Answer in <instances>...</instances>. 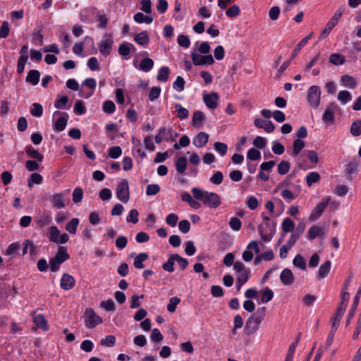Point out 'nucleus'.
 Here are the masks:
<instances>
[{"label": "nucleus", "instance_id": "nucleus-51", "mask_svg": "<svg viewBox=\"0 0 361 361\" xmlns=\"http://www.w3.org/2000/svg\"><path fill=\"white\" fill-rule=\"evenodd\" d=\"M214 148L216 152H218L220 154V155L221 157L225 156L227 153L228 147L224 142H214Z\"/></svg>", "mask_w": 361, "mask_h": 361}, {"label": "nucleus", "instance_id": "nucleus-60", "mask_svg": "<svg viewBox=\"0 0 361 361\" xmlns=\"http://www.w3.org/2000/svg\"><path fill=\"white\" fill-rule=\"evenodd\" d=\"M139 212L137 209H133L130 211L128 215L126 217L127 222H132L133 224H137L138 222Z\"/></svg>", "mask_w": 361, "mask_h": 361}, {"label": "nucleus", "instance_id": "nucleus-25", "mask_svg": "<svg viewBox=\"0 0 361 361\" xmlns=\"http://www.w3.org/2000/svg\"><path fill=\"white\" fill-rule=\"evenodd\" d=\"M331 262L328 260L319 267L317 271V278L319 279H324L329 275L331 269Z\"/></svg>", "mask_w": 361, "mask_h": 361}, {"label": "nucleus", "instance_id": "nucleus-58", "mask_svg": "<svg viewBox=\"0 0 361 361\" xmlns=\"http://www.w3.org/2000/svg\"><path fill=\"white\" fill-rule=\"evenodd\" d=\"M116 343V338L114 336L109 335L106 336L101 340V345H104L106 347H112Z\"/></svg>", "mask_w": 361, "mask_h": 361}, {"label": "nucleus", "instance_id": "nucleus-10", "mask_svg": "<svg viewBox=\"0 0 361 361\" xmlns=\"http://www.w3.org/2000/svg\"><path fill=\"white\" fill-rule=\"evenodd\" d=\"M192 63L195 66L212 65L214 63V60L211 54L206 56H201L195 51L191 54Z\"/></svg>", "mask_w": 361, "mask_h": 361}, {"label": "nucleus", "instance_id": "nucleus-35", "mask_svg": "<svg viewBox=\"0 0 361 361\" xmlns=\"http://www.w3.org/2000/svg\"><path fill=\"white\" fill-rule=\"evenodd\" d=\"M135 22L137 23L151 24L153 22V18L148 16H145L142 13L138 12L133 16Z\"/></svg>", "mask_w": 361, "mask_h": 361}, {"label": "nucleus", "instance_id": "nucleus-3", "mask_svg": "<svg viewBox=\"0 0 361 361\" xmlns=\"http://www.w3.org/2000/svg\"><path fill=\"white\" fill-rule=\"evenodd\" d=\"M85 326L88 329H94L103 322L102 319L98 316L92 308L88 307L85 312Z\"/></svg>", "mask_w": 361, "mask_h": 361}, {"label": "nucleus", "instance_id": "nucleus-33", "mask_svg": "<svg viewBox=\"0 0 361 361\" xmlns=\"http://www.w3.org/2000/svg\"><path fill=\"white\" fill-rule=\"evenodd\" d=\"M132 49L135 51V48L132 44L123 42L118 47V53L123 56H128Z\"/></svg>", "mask_w": 361, "mask_h": 361}, {"label": "nucleus", "instance_id": "nucleus-53", "mask_svg": "<svg viewBox=\"0 0 361 361\" xmlns=\"http://www.w3.org/2000/svg\"><path fill=\"white\" fill-rule=\"evenodd\" d=\"M320 176L317 172H311L306 177L307 185L311 186L313 183H317Z\"/></svg>", "mask_w": 361, "mask_h": 361}, {"label": "nucleus", "instance_id": "nucleus-43", "mask_svg": "<svg viewBox=\"0 0 361 361\" xmlns=\"http://www.w3.org/2000/svg\"><path fill=\"white\" fill-rule=\"evenodd\" d=\"M176 262L175 260V255H171L167 260V262L162 264V269L164 271H169V272H173L174 271V263Z\"/></svg>", "mask_w": 361, "mask_h": 361}, {"label": "nucleus", "instance_id": "nucleus-42", "mask_svg": "<svg viewBox=\"0 0 361 361\" xmlns=\"http://www.w3.org/2000/svg\"><path fill=\"white\" fill-rule=\"evenodd\" d=\"M25 152L29 157L36 159L39 162L43 160L44 156L37 150L33 149L32 147H27L25 149Z\"/></svg>", "mask_w": 361, "mask_h": 361}, {"label": "nucleus", "instance_id": "nucleus-50", "mask_svg": "<svg viewBox=\"0 0 361 361\" xmlns=\"http://www.w3.org/2000/svg\"><path fill=\"white\" fill-rule=\"evenodd\" d=\"M43 113V107L39 103H33L30 109V114L35 117H40Z\"/></svg>", "mask_w": 361, "mask_h": 361}, {"label": "nucleus", "instance_id": "nucleus-39", "mask_svg": "<svg viewBox=\"0 0 361 361\" xmlns=\"http://www.w3.org/2000/svg\"><path fill=\"white\" fill-rule=\"evenodd\" d=\"M281 227L284 233H289L294 230L295 223L290 218H285L282 222Z\"/></svg>", "mask_w": 361, "mask_h": 361}, {"label": "nucleus", "instance_id": "nucleus-36", "mask_svg": "<svg viewBox=\"0 0 361 361\" xmlns=\"http://www.w3.org/2000/svg\"><path fill=\"white\" fill-rule=\"evenodd\" d=\"M153 66L154 61L152 59L150 58H145L140 61L139 68L144 72H149L152 70Z\"/></svg>", "mask_w": 361, "mask_h": 361}, {"label": "nucleus", "instance_id": "nucleus-15", "mask_svg": "<svg viewBox=\"0 0 361 361\" xmlns=\"http://www.w3.org/2000/svg\"><path fill=\"white\" fill-rule=\"evenodd\" d=\"M280 280L283 285L290 286L294 283L295 276L293 271L288 269H284L280 274Z\"/></svg>", "mask_w": 361, "mask_h": 361}, {"label": "nucleus", "instance_id": "nucleus-34", "mask_svg": "<svg viewBox=\"0 0 361 361\" xmlns=\"http://www.w3.org/2000/svg\"><path fill=\"white\" fill-rule=\"evenodd\" d=\"M149 256L147 253H140L134 259L133 265L136 269H143L145 267L143 262L148 259Z\"/></svg>", "mask_w": 361, "mask_h": 361}, {"label": "nucleus", "instance_id": "nucleus-55", "mask_svg": "<svg viewBox=\"0 0 361 361\" xmlns=\"http://www.w3.org/2000/svg\"><path fill=\"white\" fill-rule=\"evenodd\" d=\"M302 233V231H295V233H293L290 235V237L289 240H288L287 244H286V245L288 246V247H290L291 249L292 247L295 244V243L300 238Z\"/></svg>", "mask_w": 361, "mask_h": 361}, {"label": "nucleus", "instance_id": "nucleus-41", "mask_svg": "<svg viewBox=\"0 0 361 361\" xmlns=\"http://www.w3.org/2000/svg\"><path fill=\"white\" fill-rule=\"evenodd\" d=\"M304 147H305L304 141H302L300 139L295 140L293 143L292 155L294 157L297 156L301 152V150L303 149Z\"/></svg>", "mask_w": 361, "mask_h": 361}, {"label": "nucleus", "instance_id": "nucleus-48", "mask_svg": "<svg viewBox=\"0 0 361 361\" xmlns=\"http://www.w3.org/2000/svg\"><path fill=\"white\" fill-rule=\"evenodd\" d=\"M350 133L355 137H357L361 135L360 120H356L352 123L350 127Z\"/></svg>", "mask_w": 361, "mask_h": 361}, {"label": "nucleus", "instance_id": "nucleus-44", "mask_svg": "<svg viewBox=\"0 0 361 361\" xmlns=\"http://www.w3.org/2000/svg\"><path fill=\"white\" fill-rule=\"evenodd\" d=\"M345 57L341 54H332L330 56L329 62L334 65L338 66L345 63Z\"/></svg>", "mask_w": 361, "mask_h": 361}, {"label": "nucleus", "instance_id": "nucleus-17", "mask_svg": "<svg viewBox=\"0 0 361 361\" xmlns=\"http://www.w3.org/2000/svg\"><path fill=\"white\" fill-rule=\"evenodd\" d=\"M64 197L65 195L62 192L55 193L49 198V202L54 208L62 209L66 207Z\"/></svg>", "mask_w": 361, "mask_h": 361}, {"label": "nucleus", "instance_id": "nucleus-38", "mask_svg": "<svg viewBox=\"0 0 361 361\" xmlns=\"http://www.w3.org/2000/svg\"><path fill=\"white\" fill-rule=\"evenodd\" d=\"M177 111V117L180 120L185 119L189 116V111L181 106L180 104H176L174 106Z\"/></svg>", "mask_w": 361, "mask_h": 361}, {"label": "nucleus", "instance_id": "nucleus-29", "mask_svg": "<svg viewBox=\"0 0 361 361\" xmlns=\"http://www.w3.org/2000/svg\"><path fill=\"white\" fill-rule=\"evenodd\" d=\"M313 32L304 37L295 47L292 52L291 59H294L300 52V49L308 42V41L312 37Z\"/></svg>", "mask_w": 361, "mask_h": 361}, {"label": "nucleus", "instance_id": "nucleus-5", "mask_svg": "<svg viewBox=\"0 0 361 361\" xmlns=\"http://www.w3.org/2000/svg\"><path fill=\"white\" fill-rule=\"evenodd\" d=\"M263 319L262 315L253 314L246 322L245 331L247 335L255 333L259 327Z\"/></svg>", "mask_w": 361, "mask_h": 361}, {"label": "nucleus", "instance_id": "nucleus-18", "mask_svg": "<svg viewBox=\"0 0 361 361\" xmlns=\"http://www.w3.org/2000/svg\"><path fill=\"white\" fill-rule=\"evenodd\" d=\"M338 106L335 103H331L325 109L322 119L324 122L333 123L334 121V113Z\"/></svg>", "mask_w": 361, "mask_h": 361}, {"label": "nucleus", "instance_id": "nucleus-27", "mask_svg": "<svg viewBox=\"0 0 361 361\" xmlns=\"http://www.w3.org/2000/svg\"><path fill=\"white\" fill-rule=\"evenodd\" d=\"M39 78L40 73L39 71L31 70L28 72L25 80L27 82H29L32 85H36L39 83Z\"/></svg>", "mask_w": 361, "mask_h": 361}, {"label": "nucleus", "instance_id": "nucleus-54", "mask_svg": "<svg viewBox=\"0 0 361 361\" xmlns=\"http://www.w3.org/2000/svg\"><path fill=\"white\" fill-rule=\"evenodd\" d=\"M352 99L351 94L348 91L342 90L338 94V99L343 104L350 102Z\"/></svg>", "mask_w": 361, "mask_h": 361}, {"label": "nucleus", "instance_id": "nucleus-4", "mask_svg": "<svg viewBox=\"0 0 361 361\" xmlns=\"http://www.w3.org/2000/svg\"><path fill=\"white\" fill-rule=\"evenodd\" d=\"M307 99L310 105L317 109L320 104L321 90L317 85H312L308 88Z\"/></svg>", "mask_w": 361, "mask_h": 361}, {"label": "nucleus", "instance_id": "nucleus-24", "mask_svg": "<svg viewBox=\"0 0 361 361\" xmlns=\"http://www.w3.org/2000/svg\"><path fill=\"white\" fill-rule=\"evenodd\" d=\"M209 140V135L204 132L199 133L193 139V145L198 147L202 148L206 145Z\"/></svg>", "mask_w": 361, "mask_h": 361}, {"label": "nucleus", "instance_id": "nucleus-20", "mask_svg": "<svg viewBox=\"0 0 361 361\" xmlns=\"http://www.w3.org/2000/svg\"><path fill=\"white\" fill-rule=\"evenodd\" d=\"M361 296V286L359 288L356 295L355 296L353 299V303L352 305V307L348 314L347 319H346V325L348 326L352 319V318L354 317L355 312L357 308L360 298Z\"/></svg>", "mask_w": 361, "mask_h": 361}, {"label": "nucleus", "instance_id": "nucleus-26", "mask_svg": "<svg viewBox=\"0 0 361 361\" xmlns=\"http://www.w3.org/2000/svg\"><path fill=\"white\" fill-rule=\"evenodd\" d=\"M134 41L141 46H147L149 43V37L147 31H142L134 37Z\"/></svg>", "mask_w": 361, "mask_h": 361}, {"label": "nucleus", "instance_id": "nucleus-40", "mask_svg": "<svg viewBox=\"0 0 361 361\" xmlns=\"http://www.w3.org/2000/svg\"><path fill=\"white\" fill-rule=\"evenodd\" d=\"M42 180L43 178L39 173H33L28 179L27 186L31 188L34 184L39 185L42 182Z\"/></svg>", "mask_w": 361, "mask_h": 361}, {"label": "nucleus", "instance_id": "nucleus-7", "mask_svg": "<svg viewBox=\"0 0 361 361\" xmlns=\"http://www.w3.org/2000/svg\"><path fill=\"white\" fill-rule=\"evenodd\" d=\"M331 200V197L327 196L322 200L320 202H319L315 207L312 209L310 216L309 220L310 221H314L319 219L322 213L324 212V209L327 207L328 204L329 203Z\"/></svg>", "mask_w": 361, "mask_h": 361}, {"label": "nucleus", "instance_id": "nucleus-47", "mask_svg": "<svg viewBox=\"0 0 361 361\" xmlns=\"http://www.w3.org/2000/svg\"><path fill=\"white\" fill-rule=\"evenodd\" d=\"M273 297L274 292L268 287H266L262 292L261 301L264 303L268 302L272 300Z\"/></svg>", "mask_w": 361, "mask_h": 361}, {"label": "nucleus", "instance_id": "nucleus-1", "mask_svg": "<svg viewBox=\"0 0 361 361\" xmlns=\"http://www.w3.org/2000/svg\"><path fill=\"white\" fill-rule=\"evenodd\" d=\"M192 192L195 199L202 200L203 204L209 208L215 209L221 204V198L215 192L203 191L197 188H193Z\"/></svg>", "mask_w": 361, "mask_h": 361}, {"label": "nucleus", "instance_id": "nucleus-28", "mask_svg": "<svg viewBox=\"0 0 361 361\" xmlns=\"http://www.w3.org/2000/svg\"><path fill=\"white\" fill-rule=\"evenodd\" d=\"M33 322L37 327L42 329L44 331L49 329V325L45 317L42 314H37L33 317Z\"/></svg>", "mask_w": 361, "mask_h": 361}, {"label": "nucleus", "instance_id": "nucleus-2", "mask_svg": "<svg viewBox=\"0 0 361 361\" xmlns=\"http://www.w3.org/2000/svg\"><path fill=\"white\" fill-rule=\"evenodd\" d=\"M70 257L66 249L64 247H60L56 255L49 260L50 270L56 272L60 265Z\"/></svg>", "mask_w": 361, "mask_h": 361}, {"label": "nucleus", "instance_id": "nucleus-19", "mask_svg": "<svg viewBox=\"0 0 361 361\" xmlns=\"http://www.w3.org/2000/svg\"><path fill=\"white\" fill-rule=\"evenodd\" d=\"M358 171V164L356 161L353 160L346 164L345 168V173L346 178L349 180H352L353 177Z\"/></svg>", "mask_w": 361, "mask_h": 361}, {"label": "nucleus", "instance_id": "nucleus-61", "mask_svg": "<svg viewBox=\"0 0 361 361\" xmlns=\"http://www.w3.org/2000/svg\"><path fill=\"white\" fill-rule=\"evenodd\" d=\"M247 157L250 160H259L261 158V153L259 150L251 148L247 151Z\"/></svg>", "mask_w": 361, "mask_h": 361}, {"label": "nucleus", "instance_id": "nucleus-13", "mask_svg": "<svg viewBox=\"0 0 361 361\" xmlns=\"http://www.w3.org/2000/svg\"><path fill=\"white\" fill-rule=\"evenodd\" d=\"M219 95L216 92H211L203 95V100L206 106L210 109H215L218 105Z\"/></svg>", "mask_w": 361, "mask_h": 361}, {"label": "nucleus", "instance_id": "nucleus-16", "mask_svg": "<svg viewBox=\"0 0 361 361\" xmlns=\"http://www.w3.org/2000/svg\"><path fill=\"white\" fill-rule=\"evenodd\" d=\"M75 284V281L73 276L66 273L63 274L60 281V286L62 289L69 290L74 287Z\"/></svg>", "mask_w": 361, "mask_h": 361}, {"label": "nucleus", "instance_id": "nucleus-46", "mask_svg": "<svg viewBox=\"0 0 361 361\" xmlns=\"http://www.w3.org/2000/svg\"><path fill=\"white\" fill-rule=\"evenodd\" d=\"M169 68L166 66H163L160 68L157 78L160 82H166L169 79Z\"/></svg>", "mask_w": 361, "mask_h": 361}, {"label": "nucleus", "instance_id": "nucleus-23", "mask_svg": "<svg viewBox=\"0 0 361 361\" xmlns=\"http://www.w3.org/2000/svg\"><path fill=\"white\" fill-rule=\"evenodd\" d=\"M325 235L324 228L319 226H312L307 232V238L310 240L317 237L324 236Z\"/></svg>", "mask_w": 361, "mask_h": 361}, {"label": "nucleus", "instance_id": "nucleus-6", "mask_svg": "<svg viewBox=\"0 0 361 361\" xmlns=\"http://www.w3.org/2000/svg\"><path fill=\"white\" fill-rule=\"evenodd\" d=\"M343 11L341 10H337L332 18L326 23L324 29L322 30L320 35V39H324L329 35L332 29L338 24V21L341 18Z\"/></svg>", "mask_w": 361, "mask_h": 361}, {"label": "nucleus", "instance_id": "nucleus-30", "mask_svg": "<svg viewBox=\"0 0 361 361\" xmlns=\"http://www.w3.org/2000/svg\"><path fill=\"white\" fill-rule=\"evenodd\" d=\"M341 82L344 86L348 87L350 89L355 88L357 85L356 80L353 76H350L349 75H342L341 78Z\"/></svg>", "mask_w": 361, "mask_h": 361}, {"label": "nucleus", "instance_id": "nucleus-52", "mask_svg": "<svg viewBox=\"0 0 361 361\" xmlns=\"http://www.w3.org/2000/svg\"><path fill=\"white\" fill-rule=\"evenodd\" d=\"M277 168L278 173L280 175H285L289 171L290 166L287 161L283 160L278 164Z\"/></svg>", "mask_w": 361, "mask_h": 361}, {"label": "nucleus", "instance_id": "nucleus-22", "mask_svg": "<svg viewBox=\"0 0 361 361\" xmlns=\"http://www.w3.org/2000/svg\"><path fill=\"white\" fill-rule=\"evenodd\" d=\"M206 121V116L201 111H195L193 113L192 118V124L197 128H202L204 122Z\"/></svg>", "mask_w": 361, "mask_h": 361}, {"label": "nucleus", "instance_id": "nucleus-62", "mask_svg": "<svg viewBox=\"0 0 361 361\" xmlns=\"http://www.w3.org/2000/svg\"><path fill=\"white\" fill-rule=\"evenodd\" d=\"M177 41L179 46L184 47L185 49L188 48L190 45V41L189 37L184 35H179Z\"/></svg>", "mask_w": 361, "mask_h": 361}, {"label": "nucleus", "instance_id": "nucleus-37", "mask_svg": "<svg viewBox=\"0 0 361 361\" xmlns=\"http://www.w3.org/2000/svg\"><path fill=\"white\" fill-rule=\"evenodd\" d=\"M176 169L179 173H184L187 169V159L185 157H179L176 161Z\"/></svg>", "mask_w": 361, "mask_h": 361}, {"label": "nucleus", "instance_id": "nucleus-21", "mask_svg": "<svg viewBox=\"0 0 361 361\" xmlns=\"http://www.w3.org/2000/svg\"><path fill=\"white\" fill-rule=\"evenodd\" d=\"M254 124L256 127L262 128L267 133H271L275 129V126L271 121L256 118L254 121Z\"/></svg>", "mask_w": 361, "mask_h": 361}, {"label": "nucleus", "instance_id": "nucleus-56", "mask_svg": "<svg viewBox=\"0 0 361 361\" xmlns=\"http://www.w3.org/2000/svg\"><path fill=\"white\" fill-rule=\"evenodd\" d=\"M180 300L177 297H173L169 300L167 305V310L169 312H174L176 311L177 305L180 303Z\"/></svg>", "mask_w": 361, "mask_h": 361}, {"label": "nucleus", "instance_id": "nucleus-32", "mask_svg": "<svg viewBox=\"0 0 361 361\" xmlns=\"http://www.w3.org/2000/svg\"><path fill=\"white\" fill-rule=\"evenodd\" d=\"M293 264L294 267L299 268L300 269L305 271L307 268L306 260L305 257L300 254L296 255L293 260Z\"/></svg>", "mask_w": 361, "mask_h": 361}, {"label": "nucleus", "instance_id": "nucleus-14", "mask_svg": "<svg viewBox=\"0 0 361 361\" xmlns=\"http://www.w3.org/2000/svg\"><path fill=\"white\" fill-rule=\"evenodd\" d=\"M114 41L111 35H107L106 39L102 40L99 45L100 53L104 56L110 54Z\"/></svg>", "mask_w": 361, "mask_h": 361}, {"label": "nucleus", "instance_id": "nucleus-31", "mask_svg": "<svg viewBox=\"0 0 361 361\" xmlns=\"http://www.w3.org/2000/svg\"><path fill=\"white\" fill-rule=\"evenodd\" d=\"M182 201L188 202L189 205L195 209L200 208L201 204L197 201L195 200L188 192H184L181 197Z\"/></svg>", "mask_w": 361, "mask_h": 361}, {"label": "nucleus", "instance_id": "nucleus-63", "mask_svg": "<svg viewBox=\"0 0 361 361\" xmlns=\"http://www.w3.org/2000/svg\"><path fill=\"white\" fill-rule=\"evenodd\" d=\"M100 306L109 312H114L116 310L115 303L111 299L102 301Z\"/></svg>", "mask_w": 361, "mask_h": 361}, {"label": "nucleus", "instance_id": "nucleus-8", "mask_svg": "<svg viewBox=\"0 0 361 361\" xmlns=\"http://www.w3.org/2000/svg\"><path fill=\"white\" fill-rule=\"evenodd\" d=\"M116 196L123 203L128 202L130 198L129 186L126 179H123L116 188Z\"/></svg>", "mask_w": 361, "mask_h": 361}, {"label": "nucleus", "instance_id": "nucleus-11", "mask_svg": "<svg viewBox=\"0 0 361 361\" xmlns=\"http://www.w3.org/2000/svg\"><path fill=\"white\" fill-rule=\"evenodd\" d=\"M247 250L243 252V259L245 262H251L253 259V254L251 250H253L256 254L259 252V247L258 245V243L255 240L251 241L247 245Z\"/></svg>", "mask_w": 361, "mask_h": 361}, {"label": "nucleus", "instance_id": "nucleus-64", "mask_svg": "<svg viewBox=\"0 0 361 361\" xmlns=\"http://www.w3.org/2000/svg\"><path fill=\"white\" fill-rule=\"evenodd\" d=\"M86 111V108L84 106L83 102L77 100L74 106V112L78 115H82Z\"/></svg>", "mask_w": 361, "mask_h": 361}, {"label": "nucleus", "instance_id": "nucleus-59", "mask_svg": "<svg viewBox=\"0 0 361 361\" xmlns=\"http://www.w3.org/2000/svg\"><path fill=\"white\" fill-rule=\"evenodd\" d=\"M83 198V190L80 188H76L73 192V201L74 203H79Z\"/></svg>", "mask_w": 361, "mask_h": 361}, {"label": "nucleus", "instance_id": "nucleus-49", "mask_svg": "<svg viewBox=\"0 0 361 361\" xmlns=\"http://www.w3.org/2000/svg\"><path fill=\"white\" fill-rule=\"evenodd\" d=\"M68 102V97L67 96H63L54 102V106L58 109H68L69 108L66 106Z\"/></svg>", "mask_w": 361, "mask_h": 361}, {"label": "nucleus", "instance_id": "nucleus-45", "mask_svg": "<svg viewBox=\"0 0 361 361\" xmlns=\"http://www.w3.org/2000/svg\"><path fill=\"white\" fill-rule=\"evenodd\" d=\"M78 224L79 219L78 218H73L66 224V229L70 233L75 234L77 231Z\"/></svg>", "mask_w": 361, "mask_h": 361}, {"label": "nucleus", "instance_id": "nucleus-57", "mask_svg": "<svg viewBox=\"0 0 361 361\" xmlns=\"http://www.w3.org/2000/svg\"><path fill=\"white\" fill-rule=\"evenodd\" d=\"M173 87L178 92H182L185 87V80L181 76H178L173 84Z\"/></svg>", "mask_w": 361, "mask_h": 361}, {"label": "nucleus", "instance_id": "nucleus-12", "mask_svg": "<svg viewBox=\"0 0 361 361\" xmlns=\"http://www.w3.org/2000/svg\"><path fill=\"white\" fill-rule=\"evenodd\" d=\"M54 115H61L54 123V128L56 131H63L67 125L68 115L65 112H60L56 111L54 112Z\"/></svg>", "mask_w": 361, "mask_h": 361}, {"label": "nucleus", "instance_id": "nucleus-9", "mask_svg": "<svg viewBox=\"0 0 361 361\" xmlns=\"http://www.w3.org/2000/svg\"><path fill=\"white\" fill-rule=\"evenodd\" d=\"M233 269L236 272V280H240L247 282L250 276V271L240 262L237 261L234 263Z\"/></svg>", "mask_w": 361, "mask_h": 361}]
</instances>
